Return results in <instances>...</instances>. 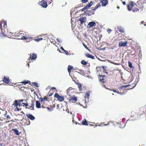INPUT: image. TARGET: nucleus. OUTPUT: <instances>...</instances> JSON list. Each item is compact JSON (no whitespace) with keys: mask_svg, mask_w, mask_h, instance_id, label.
Returning <instances> with one entry per match:
<instances>
[{"mask_svg":"<svg viewBox=\"0 0 146 146\" xmlns=\"http://www.w3.org/2000/svg\"><path fill=\"white\" fill-rule=\"evenodd\" d=\"M129 3V4L127 5L128 9L129 11H132L134 12H137L143 8V4L140 1H138L137 4L133 2H131Z\"/></svg>","mask_w":146,"mask_h":146,"instance_id":"1","label":"nucleus"},{"mask_svg":"<svg viewBox=\"0 0 146 146\" xmlns=\"http://www.w3.org/2000/svg\"><path fill=\"white\" fill-rule=\"evenodd\" d=\"M67 94L69 96V100H77V97L75 96L76 92L73 91V89L69 88L67 90Z\"/></svg>","mask_w":146,"mask_h":146,"instance_id":"2","label":"nucleus"},{"mask_svg":"<svg viewBox=\"0 0 146 146\" xmlns=\"http://www.w3.org/2000/svg\"><path fill=\"white\" fill-rule=\"evenodd\" d=\"M27 33L23 31H20L18 33L17 37L18 39L22 40H25L27 38L32 39L33 38L31 37L29 35L27 34Z\"/></svg>","mask_w":146,"mask_h":146,"instance_id":"3","label":"nucleus"},{"mask_svg":"<svg viewBox=\"0 0 146 146\" xmlns=\"http://www.w3.org/2000/svg\"><path fill=\"white\" fill-rule=\"evenodd\" d=\"M22 104H23V106H25L26 108L30 109V108H32L31 109V110H34V106L35 105L33 103L31 104V106H30L29 105L28 106V104L27 103H22Z\"/></svg>","mask_w":146,"mask_h":146,"instance_id":"4","label":"nucleus"},{"mask_svg":"<svg viewBox=\"0 0 146 146\" xmlns=\"http://www.w3.org/2000/svg\"><path fill=\"white\" fill-rule=\"evenodd\" d=\"M39 5L42 6L43 7L46 8L47 6V2L46 0H42L38 3Z\"/></svg>","mask_w":146,"mask_h":146,"instance_id":"5","label":"nucleus"},{"mask_svg":"<svg viewBox=\"0 0 146 146\" xmlns=\"http://www.w3.org/2000/svg\"><path fill=\"white\" fill-rule=\"evenodd\" d=\"M54 97V98H56L58 100H64V96H60L57 93L55 94Z\"/></svg>","mask_w":146,"mask_h":146,"instance_id":"6","label":"nucleus"},{"mask_svg":"<svg viewBox=\"0 0 146 146\" xmlns=\"http://www.w3.org/2000/svg\"><path fill=\"white\" fill-rule=\"evenodd\" d=\"M98 77L100 82H101L102 83H106V81L104 80H105V78H104L105 77L104 75H102L99 74L98 75Z\"/></svg>","mask_w":146,"mask_h":146,"instance_id":"7","label":"nucleus"},{"mask_svg":"<svg viewBox=\"0 0 146 146\" xmlns=\"http://www.w3.org/2000/svg\"><path fill=\"white\" fill-rule=\"evenodd\" d=\"M93 2L92 1H91L89 4L86 5L85 7L82 9H81V11H83L85 10L86 9H88L93 4Z\"/></svg>","mask_w":146,"mask_h":146,"instance_id":"8","label":"nucleus"},{"mask_svg":"<svg viewBox=\"0 0 146 146\" xmlns=\"http://www.w3.org/2000/svg\"><path fill=\"white\" fill-rule=\"evenodd\" d=\"M18 33H12V32H10L8 34V36L9 37L11 38H13L14 36L17 37Z\"/></svg>","mask_w":146,"mask_h":146,"instance_id":"9","label":"nucleus"},{"mask_svg":"<svg viewBox=\"0 0 146 146\" xmlns=\"http://www.w3.org/2000/svg\"><path fill=\"white\" fill-rule=\"evenodd\" d=\"M37 55L36 54L33 53L30 54V57L29 58V60L30 61V60H35L37 58Z\"/></svg>","mask_w":146,"mask_h":146,"instance_id":"10","label":"nucleus"},{"mask_svg":"<svg viewBox=\"0 0 146 146\" xmlns=\"http://www.w3.org/2000/svg\"><path fill=\"white\" fill-rule=\"evenodd\" d=\"M127 41H125L124 42L121 41L119 42L118 45L119 47H125L127 46Z\"/></svg>","mask_w":146,"mask_h":146,"instance_id":"11","label":"nucleus"},{"mask_svg":"<svg viewBox=\"0 0 146 146\" xmlns=\"http://www.w3.org/2000/svg\"><path fill=\"white\" fill-rule=\"evenodd\" d=\"M3 23L4 24V28H5V25L6 27L7 25V23L6 22H5V21H0V29L2 32V33L3 32H2V30H3V28H2V24Z\"/></svg>","mask_w":146,"mask_h":146,"instance_id":"12","label":"nucleus"},{"mask_svg":"<svg viewBox=\"0 0 146 146\" xmlns=\"http://www.w3.org/2000/svg\"><path fill=\"white\" fill-rule=\"evenodd\" d=\"M94 11L93 10V9H92L90 10L85 11L84 13L85 14L90 15L94 14Z\"/></svg>","mask_w":146,"mask_h":146,"instance_id":"13","label":"nucleus"},{"mask_svg":"<svg viewBox=\"0 0 146 146\" xmlns=\"http://www.w3.org/2000/svg\"><path fill=\"white\" fill-rule=\"evenodd\" d=\"M101 3V5L102 7H104L108 3L107 0H100Z\"/></svg>","mask_w":146,"mask_h":146,"instance_id":"14","label":"nucleus"},{"mask_svg":"<svg viewBox=\"0 0 146 146\" xmlns=\"http://www.w3.org/2000/svg\"><path fill=\"white\" fill-rule=\"evenodd\" d=\"M96 25V23L94 21H92L89 22L88 25V27L89 28H91L93 26H95Z\"/></svg>","mask_w":146,"mask_h":146,"instance_id":"15","label":"nucleus"},{"mask_svg":"<svg viewBox=\"0 0 146 146\" xmlns=\"http://www.w3.org/2000/svg\"><path fill=\"white\" fill-rule=\"evenodd\" d=\"M26 115L28 118L31 120H33L35 119V117L32 114L27 113L26 114Z\"/></svg>","mask_w":146,"mask_h":146,"instance_id":"16","label":"nucleus"},{"mask_svg":"<svg viewBox=\"0 0 146 146\" xmlns=\"http://www.w3.org/2000/svg\"><path fill=\"white\" fill-rule=\"evenodd\" d=\"M111 90L112 91H113V92H116L118 94H120L121 95H123L125 94V93H126L127 92V91H124L123 92H119V91L118 90H114V89H112Z\"/></svg>","mask_w":146,"mask_h":146,"instance_id":"17","label":"nucleus"},{"mask_svg":"<svg viewBox=\"0 0 146 146\" xmlns=\"http://www.w3.org/2000/svg\"><path fill=\"white\" fill-rule=\"evenodd\" d=\"M86 17H81L78 20L79 21L81 24H82L83 23L86 22Z\"/></svg>","mask_w":146,"mask_h":146,"instance_id":"18","label":"nucleus"},{"mask_svg":"<svg viewBox=\"0 0 146 146\" xmlns=\"http://www.w3.org/2000/svg\"><path fill=\"white\" fill-rule=\"evenodd\" d=\"M23 101H14V103L13 104V106H14V107H17L19 106V103L22 102Z\"/></svg>","mask_w":146,"mask_h":146,"instance_id":"19","label":"nucleus"},{"mask_svg":"<svg viewBox=\"0 0 146 146\" xmlns=\"http://www.w3.org/2000/svg\"><path fill=\"white\" fill-rule=\"evenodd\" d=\"M40 101H36V107L38 108H40L41 107V104L40 102H39ZM41 103L42 102H44V101H40Z\"/></svg>","mask_w":146,"mask_h":146,"instance_id":"20","label":"nucleus"},{"mask_svg":"<svg viewBox=\"0 0 146 146\" xmlns=\"http://www.w3.org/2000/svg\"><path fill=\"white\" fill-rule=\"evenodd\" d=\"M3 81L5 83H9L10 81L9 77H6L4 76V79H3Z\"/></svg>","mask_w":146,"mask_h":146,"instance_id":"21","label":"nucleus"},{"mask_svg":"<svg viewBox=\"0 0 146 146\" xmlns=\"http://www.w3.org/2000/svg\"><path fill=\"white\" fill-rule=\"evenodd\" d=\"M82 101L84 103L85 106H84L82 105V104H80V103H79V102H78V104L77 103H76V104H80L81 106H82L84 108H86L87 105L88 104V103L89 101Z\"/></svg>","mask_w":146,"mask_h":146,"instance_id":"22","label":"nucleus"},{"mask_svg":"<svg viewBox=\"0 0 146 146\" xmlns=\"http://www.w3.org/2000/svg\"><path fill=\"white\" fill-rule=\"evenodd\" d=\"M12 131H13L14 133L16 135H19L20 133H19V131L17 129H12Z\"/></svg>","mask_w":146,"mask_h":146,"instance_id":"23","label":"nucleus"},{"mask_svg":"<svg viewBox=\"0 0 146 146\" xmlns=\"http://www.w3.org/2000/svg\"><path fill=\"white\" fill-rule=\"evenodd\" d=\"M86 56L88 58H92V59H94V56L92 55V54H86Z\"/></svg>","mask_w":146,"mask_h":146,"instance_id":"24","label":"nucleus"},{"mask_svg":"<svg viewBox=\"0 0 146 146\" xmlns=\"http://www.w3.org/2000/svg\"><path fill=\"white\" fill-rule=\"evenodd\" d=\"M76 84L78 85V88H79L80 90H82V86L81 84L78 82H76Z\"/></svg>","mask_w":146,"mask_h":146,"instance_id":"25","label":"nucleus"},{"mask_svg":"<svg viewBox=\"0 0 146 146\" xmlns=\"http://www.w3.org/2000/svg\"><path fill=\"white\" fill-rule=\"evenodd\" d=\"M73 69V67L70 65H69L68 67V72L70 73L71 72V70Z\"/></svg>","mask_w":146,"mask_h":146,"instance_id":"26","label":"nucleus"},{"mask_svg":"<svg viewBox=\"0 0 146 146\" xmlns=\"http://www.w3.org/2000/svg\"><path fill=\"white\" fill-rule=\"evenodd\" d=\"M54 94V92H53L52 91H51V90H50L49 91V92L47 95V97H49L50 96H51L52 95Z\"/></svg>","mask_w":146,"mask_h":146,"instance_id":"27","label":"nucleus"},{"mask_svg":"<svg viewBox=\"0 0 146 146\" xmlns=\"http://www.w3.org/2000/svg\"><path fill=\"white\" fill-rule=\"evenodd\" d=\"M82 124L83 125H88L87 122L86 120L85 119H84V120H83L82 121Z\"/></svg>","mask_w":146,"mask_h":146,"instance_id":"28","label":"nucleus"},{"mask_svg":"<svg viewBox=\"0 0 146 146\" xmlns=\"http://www.w3.org/2000/svg\"><path fill=\"white\" fill-rule=\"evenodd\" d=\"M129 66L130 68L131 69H133L134 67L133 66V65L132 63L130 61L128 62Z\"/></svg>","mask_w":146,"mask_h":146,"instance_id":"29","label":"nucleus"},{"mask_svg":"<svg viewBox=\"0 0 146 146\" xmlns=\"http://www.w3.org/2000/svg\"><path fill=\"white\" fill-rule=\"evenodd\" d=\"M5 113H6L4 114V116L8 119H10L11 118V117L9 115H7V111H5Z\"/></svg>","mask_w":146,"mask_h":146,"instance_id":"30","label":"nucleus"},{"mask_svg":"<svg viewBox=\"0 0 146 146\" xmlns=\"http://www.w3.org/2000/svg\"><path fill=\"white\" fill-rule=\"evenodd\" d=\"M119 31L121 33H124V29L123 28L120 27L118 29Z\"/></svg>","mask_w":146,"mask_h":146,"instance_id":"31","label":"nucleus"},{"mask_svg":"<svg viewBox=\"0 0 146 146\" xmlns=\"http://www.w3.org/2000/svg\"><path fill=\"white\" fill-rule=\"evenodd\" d=\"M81 62L82 64L85 65H86V64L88 63L87 62L85 61L84 60H82Z\"/></svg>","mask_w":146,"mask_h":146,"instance_id":"32","label":"nucleus"},{"mask_svg":"<svg viewBox=\"0 0 146 146\" xmlns=\"http://www.w3.org/2000/svg\"><path fill=\"white\" fill-rule=\"evenodd\" d=\"M21 83H23L25 84H30L31 82L29 80H27V81H25L22 82H21Z\"/></svg>","mask_w":146,"mask_h":146,"instance_id":"33","label":"nucleus"},{"mask_svg":"<svg viewBox=\"0 0 146 146\" xmlns=\"http://www.w3.org/2000/svg\"><path fill=\"white\" fill-rule=\"evenodd\" d=\"M128 85L126 86H121L119 88V89H125V88L127 87V86H128Z\"/></svg>","mask_w":146,"mask_h":146,"instance_id":"34","label":"nucleus"},{"mask_svg":"<svg viewBox=\"0 0 146 146\" xmlns=\"http://www.w3.org/2000/svg\"><path fill=\"white\" fill-rule=\"evenodd\" d=\"M90 96V95L88 93L86 92V93L85 98H87L88 99Z\"/></svg>","mask_w":146,"mask_h":146,"instance_id":"35","label":"nucleus"},{"mask_svg":"<svg viewBox=\"0 0 146 146\" xmlns=\"http://www.w3.org/2000/svg\"><path fill=\"white\" fill-rule=\"evenodd\" d=\"M96 69L98 72H100L101 69H102V68L100 66H97L96 67Z\"/></svg>","mask_w":146,"mask_h":146,"instance_id":"36","label":"nucleus"},{"mask_svg":"<svg viewBox=\"0 0 146 146\" xmlns=\"http://www.w3.org/2000/svg\"><path fill=\"white\" fill-rule=\"evenodd\" d=\"M82 44H83V45L84 46V47L86 49H87V50H88L89 51H90V49L88 48V47L86 46V45L85 44H84V43H82Z\"/></svg>","mask_w":146,"mask_h":146,"instance_id":"37","label":"nucleus"},{"mask_svg":"<svg viewBox=\"0 0 146 146\" xmlns=\"http://www.w3.org/2000/svg\"><path fill=\"white\" fill-rule=\"evenodd\" d=\"M15 108L14 109V111H19L20 110H21V109H20L17 107H15Z\"/></svg>","mask_w":146,"mask_h":146,"instance_id":"38","label":"nucleus"},{"mask_svg":"<svg viewBox=\"0 0 146 146\" xmlns=\"http://www.w3.org/2000/svg\"><path fill=\"white\" fill-rule=\"evenodd\" d=\"M43 38L41 37H38L37 39H35V40L38 41L42 40Z\"/></svg>","mask_w":146,"mask_h":146,"instance_id":"39","label":"nucleus"},{"mask_svg":"<svg viewBox=\"0 0 146 146\" xmlns=\"http://www.w3.org/2000/svg\"><path fill=\"white\" fill-rule=\"evenodd\" d=\"M88 0H81V1L83 3H86L88 2Z\"/></svg>","mask_w":146,"mask_h":146,"instance_id":"40","label":"nucleus"},{"mask_svg":"<svg viewBox=\"0 0 146 146\" xmlns=\"http://www.w3.org/2000/svg\"><path fill=\"white\" fill-rule=\"evenodd\" d=\"M100 4L96 5L95 7V9H93V10H94V11L96 9H97L98 7H100Z\"/></svg>","mask_w":146,"mask_h":146,"instance_id":"41","label":"nucleus"},{"mask_svg":"<svg viewBox=\"0 0 146 146\" xmlns=\"http://www.w3.org/2000/svg\"><path fill=\"white\" fill-rule=\"evenodd\" d=\"M111 31H112V30L110 29H107V31L109 34L110 33Z\"/></svg>","mask_w":146,"mask_h":146,"instance_id":"42","label":"nucleus"},{"mask_svg":"<svg viewBox=\"0 0 146 146\" xmlns=\"http://www.w3.org/2000/svg\"><path fill=\"white\" fill-rule=\"evenodd\" d=\"M25 88L24 87H21L20 88V89L22 91H24Z\"/></svg>","mask_w":146,"mask_h":146,"instance_id":"43","label":"nucleus"},{"mask_svg":"<svg viewBox=\"0 0 146 146\" xmlns=\"http://www.w3.org/2000/svg\"><path fill=\"white\" fill-rule=\"evenodd\" d=\"M46 109L48 111H51L53 110L52 109H50L49 107H46Z\"/></svg>","mask_w":146,"mask_h":146,"instance_id":"44","label":"nucleus"},{"mask_svg":"<svg viewBox=\"0 0 146 146\" xmlns=\"http://www.w3.org/2000/svg\"><path fill=\"white\" fill-rule=\"evenodd\" d=\"M141 23L144 24L145 26H146V22H145L144 21H142Z\"/></svg>","mask_w":146,"mask_h":146,"instance_id":"45","label":"nucleus"},{"mask_svg":"<svg viewBox=\"0 0 146 146\" xmlns=\"http://www.w3.org/2000/svg\"><path fill=\"white\" fill-rule=\"evenodd\" d=\"M48 98V97H47L46 96L44 97L43 98H41V100H44Z\"/></svg>","mask_w":146,"mask_h":146,"instance_id":"46","label":"nucleus"},{"mask_svg":"<svg viewBox=\"0 0 146 146\" xmlns=\"http://www.w3.org/2000/svg\"><path fill=\"white\" fill-rule=\"evenodd\" d=\"M35 82H32L31 83V84H30L32 86H33L35 85Z\"/></svg>","mask_w":146,"mask_h":146,"instance_id":"47","label":"nucleus"},{"mask_svg":"<svg viewBox=\"0 0 146 146\" xmlns=\"http://www.w3.org/2000/svg\"><path fill=\"white\" fill-rule=\"evenodd\" d=\"M65 53L67 55H68L69 54L68 51H66V50H65L64 51Z\"/></svg>","mask_w":146,"mask_h":146,"instance_id":"48","label":"nucleus"},{"mask_svg":"<svg viewBox=\"0 0 146 146\" xmlns=\"http://www.w3.org/2000/svg\"><path fill=\"white\" fill-rule=\"evenodd\" d=\"M35 86L37 87H39V86H38V84L37 83H36V82H35Z\"/></svg>","mask_w":146,"mask_h":146,"instance_id":"49","label":"nucleus"},{"mask_svg":"<svg viewBox=\"0 0 146 146\" xmlns=\"http://www.w3.org/2000/svg\"><path fill=\"white\" fill-rule=\"evenodd\" d=\"M19 106L20 107L21 106H22V105L21 104V103H19Z\"/></svg>","mask_w":146,"mask_h":146,"instance_id":"50","label":"nucleus"},{"mask_svg":"<svg viewBox=\"0 0 146 146\" xmlns=\"http://www.w3.org/2000/svg\"><path fill=\"white\" fill-rule=\"evenodd\" d=\"M60 49L64 51L65 50H64V48H63V47L62 46L61 47Z\"/></svg>","mask_w":146,"mask_h":146,"instance_id":"51","label":"nucleus"},{"mask_svg":"<svg viewBox=\"0 0 146 146\" xmlns=\"http://www.w3.org/2000/svg\"><path fill=\"white\" fill-rule=\"evenodd\" d=\"M29 120V123L27 124V125H29L30 124V121L29 120V119H28Z\"/></svg>","mask_w":146,"mask_h":146,"instance_id":"52","label":"nucleus"},{"mask_svg":"<svg viewBox=\"0 0 146 146\" xmlns=\"http://www.w3.org/2000/svg\"><path fill=\"white\" fill-rule=\"evenodd\" d=\"M122 3L123 5H125L126 4V3L125 1H123Z\"/></svg>","mask_w":146,"mask_h":146,"instance_id":"53","label":"nucleus"},{"mask_svg":"<svg viewBox=\"0 0 146 146\" xmlns=\"http://www.w3.org/2000/svg\"><path fill=\"white\" fill-rule=\"evenodd\" d=\"M57 40L58 42H60V40L58 38H57Z\"/></svg>","mask_w":146,"mask_h":146,"instance_id":"54","label":"nucleus"},{"mask_svg":"<svg viewBox=\"0 0 146 146\" xmlns=\"http://www.w3.org/2000/svg\"><path fill=\"white\" fill-rule=\"evenodd\" d=\"M21 113H23V115H24V116H25V113H24V112L23 111H21Z\"/></svg>","mask_w":146,"mask_h":146,"instance_id":"55","label":"nucleus"},{"mask_svg":"<svg viewBox=\"0 0 146 146\" xmlns=\"http://www.w3.org/2000/svg\"><path fill=\"white\" fill-rule=\"evenodd\" d=\"M51 88L52 89H56V88H55L54 87H52Z\"/></svg>","mask_w":146,"mask_h":146,"instance_id":"56","label":"nucleus"},{"mask_svg":"<svg viewBox=\"0 0 146 146\" xmlns=\"http://www.w3.org/2000/svg\"><path fill=\"white\" fill-rule=\"evenodd\" d=\"M110 122V121H109L108 122V123L106 124V125H109V123Z\"/></svg>","mask_w":146,"mask_h":146,"instance_id":"57","label":"nucleus"},{"mask_svg":"<svg viewBox=\"0 0 146 146\" xmlns=\"http://www.w3.org/2000/svg\"><path fill=\"white\" fill-rule=\"evenodd\" d=\"M75 124H79V125H80V124L78 123L77 122H76H76Z\"/></svg>","mask_w":146,"mask_h":146,"instance_id":"58","label":"nucleus"},{"mask_svg":"<svg viewBox=\"0 0 146 146\" xmlns=\"http://www.w3.org/2000/svg\"><path fill=\"white\" fill-rule=\"evenodd\" d=\"M25 119V118H23V119H22L21 120V121H24V119Z\"/></svg>","mask_w":146,"mask_h":146,"instance_id":"59","label":"nucleus"},{"mask_svg":"<svg viewBox=\"0 0 146 146\" xmlns=\"http://www.w3.org/2000/svg\"><path fill=\"white\" fill-rule=\"evenodd\" d=\"M66 111L68 112V113H69V110L68 109H67V110H66Z\"/></svg>","mask_w":146,"mask_h":146,"instance_id":"60","label":"nucleus"},{"mask_svg":"<svg viewBox=\"0 0 146 146\" xmlns=\"http://www.w3.org/2000/svg\"><path fill=\"white\" fill-rule=\"evenodd\" d=\"M30 62H31L30 61L28 62V64L29 66V63H30Z\"/></svg>","mask_w":146,"mask_h":146,"instance_id":"61","label":"nucleus"},{"mask_svg":"<svg viewBox=\"0 0 146 146\" xmlns=\"http://www.w3.org/2000/svg\"><path fill=\"white\" fill-rule=\"evenodd\" d=\"M98 126H103L102 125H98Z\"/></svg>","mask_w":146,"mask_h":146,"instance_id":"62","label":"nucleus"},{"mask_svg":"<svg viewBox=\"0 0 146 146\" xmlns=\"http://www.w3.org/2000/svg\"><path fill=\"white\" fill-rule=\"evenodd\" d=\"M0 146H2V143H1V145H0Z\"/></svg>","mask_w":146,"mask_h":146,"instance_id":"63","label":"nucleus"},{"mask_svg":"<svg viewBox=\"0 0 146 146\" xmlns=\"http://www.w3.org/2000/svg\"><path fill=\"white\" fill-rule=\"evenodd\" d=\"M117 8L118 9H119V7H117Z\"/></svg>","mask_w":146,"mask_h":146,"instance_id":"64","label":"nucleus"}]
</instances>
